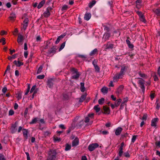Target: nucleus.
I'll list each match as a JSON object with an SVG mask.
<instances>
[{
  "label": "nucleus",
  "mask_w": 160,
  "mask_h": 160,
  "mask_svg": "<svg viewBox=\"0 0 160 160\" xmlns=\"http://www.w3.org/2000/svg\"><path fill=\"white\" fill-rule=\"evenodd\" d=\"M71 71L73 74V75L72 76V78L74 79H78L79 77L80 74L78 71L77 70L74 68H72Z\"/></svg>",
  "instance_id": "obj_1"
},
{
  "label": "nucleus",
  "mask_w": 160,
  "mask_h": 160,
  "mask_svg": "<svg viewBox=\"0 0 160 160\" xmlns=\"http://www.w3.org/2000/svg\"><path fill=\"white\" fill-rule=\"evenodd\" d=\"M48 153L49 156L48 160H55L56 154V152L54 151H50Z\"/></svg>",
  "instance_id": "obj_2"
},
{
  "label": "nucleus",
  "mask_w": 160,
  "mask_h": 160,
  "mask_svg": "<svg viewBox=\"0 0 160 160\" xmlns=\"http://www.w3.org/2000/svg\"><path fill=\"white\" fill-rule=\"evenodd\" d=\"M99 146L98 144L97 143H93L90 144L88 147V149L90 151H93L95 148Z\"/></svg>",
  "instance_id": "obj_3"
},
{
  "label": "nucleus",
  "mask_w": 160,
  "mask_h": 160,
  "mask_svg": "<svg viewBox=\"0 0 160 160\" xmlns=\"http://www.w3.org/2000/svg\"><path fill=\"white\" fill-rule=\"evenodd\" d=\"M124 143L123 142H122L121 144L120 147L118 149V155L120 157H123V146H124Z\"/></svg>",
  "instance_id": "obj_4"
},
{
  "label": "nucleus",
  "mask_w": 160,
  "mask_h": 160,
  "mask_svg": "<svg viewBox=\"0 0 160 160\" xmlns=\"http://www.w3.org/2000/svg\"><path fill=\"white\" fill-rule=\"evenodd\" d=\"M137 14L139 16L140 20L144 23L146 22V20L145 19V17L142 13L141 12L138 11L137 12Z\"/></svg>",
  "instance_id": "obj_5"
},
{
  "label": "nucleus",
  "mask_w": 160,
  "mask_h": 160,
  "mask_svg": "<svg viewBox=\"0 0 160 160\" xmlns=\"http://www.w3.org/2000/svg\"><path fill=\"white\" fill-rule=\"evenodd\" d=\"M17 125L18 123L17 122H15L14 124H12L10 129L12 133H14L17 131Z\"/></svg>",
  "instance_id": "obj_6"
},
{
  "label": "nucleus",
  "mask_w": 160,
  "mask_h": 160,
  "mask_svg": "<svg viewBox=\"0 0 160 160\" xmlns=\"http://www.w3.org/2000/svg\"><path fill=\"white\" fill-rule=\"evenodd\" d=\"M127 68L126 67L124 66L122 67L120 72L118 73L119 75V77L123 78L124 75L127 70Z\"/></svg>",
  "instance_id": "obj_7"
},
{
  "label": "nucleus",
  "mask_w": 160,
  "mask_h": 160,
  "mask_svg": "<svg viewBox=\"0 0 160 160\" xmlns=\"http://www.w3.org/2000/svg\"><path fill=\"white\" fill-rule=\"evenodd\" d=\"M51 10V8H48L43 13L44 17L46 18L48 17L50 15V11Z\"/></svg>",
  "instance_id": "obj_8"
},
{
  "label": "nucleus",
  "mask_w": 160,
  "mask_h": 160,
  "mask_svg": "<svg viewBox=\"0 0 160 160\" xmlns=\"http://www.w3.org/2000/svg\"><path fill=\"white\" fill-rule=\"evenodd\" d=\"M158 121V118H155L152 119L151 121V126L156 128L157 126V124Z\"/></svg>",
  "instance_id": "obj_9"
},
{
  "label": "nucleus",
  "mask_w": 160,
  "mask_h": 160,
  "mask_svg": "<svg viewBox=\"0 0 160 160\" xmlns=\"http://www.w3.org/2000/svg\"><path fill=\"white\" fill-rule=\"evenodd\" d=\"M79 139L78 138H76L75 139L72 141V147H75L77 146L79 143Z\"/></svg>",
  "instance_id": "obj_10"
},
{
  "label": "nucleus",
  "mask_w": 160,
  "mask_h": 160,
  "mask_svg": "<svg viewBox=\"0 0 160 160\" xmlns=\"http://www.w3.org/2000/svg\"><path fill=\"white\" fill-rule=\"evenodd\" d=\"M122 130V128L120 127H118L116 129L115 131L116 135L118 136L119 135Z\"/></svg>",
  "instance_id": "obj_11"
},
{
  "label": "nucleus",
  "mask_w": 160,
  "mask_h": 160,
  "mask_svg": "<svg viewBox=\"0 0 160 160\" xmlns=\"http://www.w3.org/2000/svg\"><path fill=\"white\" fill-rule=\"evenodd\" d=\"M24 40L23 36L21 35H19L17 39V42L18 43L20 44Z\"/></svg>",
  "instance_id": "obj_12"
},
{
  "label": "nucleus",
  "mask_w": 160,
  "mask_h": 160,
  "mask_svg": "<svg viewBox=\"0 0 160 160\" xmlns=\"http://www.w3.org/2000/svg\"><path fill=\"white\" fill-rule=\"evenodd\" d=\"M53 83L52 79L51 78L48 80V86L49 88H51L53 86Z\"/></svg>",
  "instance_id": "obj_13"
},
{
  "label": "nucleus",
  "mask_w": 160,
  "mask_h": 160,
  "mask_svg": "<svg viewBox=\"0 0 160 160\" xmlns=\"http://www.w3.org/2000/svg\"><path fill=\"white\" fill-rule=\"evenodd\" d=\"M91 17V15L90 13H86L85 15L84 18L85 20L88 21L89 20Z\"/></svg>",
  "instance_id": "obj_14"
},
{
  "label": "nucleus",
  "mask_w": 160,
  "mask_h": 160,
  "mask_svg": "<svg viewBox=\"0 0 160 160\" xmlns=\"http://www.w3.org/2000/svg\"><path fill=\"white\" fill-rule=\"evenodd\" d=\"M122 78L119 77V75L118 74L115 75L113 78V81L114 82L118 81L120 79Z\"/></svg>",
  "instance_id": "obj_15"
},
{
  "label": "nucleus",
  "mask_w": 160,
  "mask_h": 160,
  "mask_svg": "<svg viewBox=\"0 0 160 160\" xmlns=\"http://www.w3.org/2000/svg\"><path fill=\"white\" fill-rule=\"evenodd\" d=\"M123 87L122 86H119L117 89L116 93L118 94L121 93L123 89Z\"/></svg>",
  "instance_id": "obj_16"
},
{
  "label": "nucleus",
  "mask_w": 160,
  "mask_h": 160,
  "mask_svg": "<svg viewBox=\"0 0 160 160\" xmlns=\"http://www.w3.org/2000/svg\"><path fill=\"white\" fill-rule=\"evenodd\" d=\"M56 50V48H54V47H53L48 50V53L49 54L54 53L55 52Z\"/></svg>",
  "instance_id": "obj_17"
},
{
  "label": "nucleus",
  "mask_w": 160,
  "mask_h": 160,
  "mask_svg": "<svg viewBox=\"0 0 160 160\" xmlns=\"http://www.w3.org/2000/svg\"><path fill=\"white\" fill-rule=\"evenodd\" d=\"M65 36V35H61L60 36H59L57 39V40L55 41V44H58L59 42H60V40L63 38V37Z\"/></svg>",
  "instance_id": "obj_18"
},
{
  "label": "nucleus",
  "mask_w": 160,
  "mask_h": 160,
  "mask_svg": "<svg viewBox=\"0 0 160 160\" xmlns=\"http://www.w3.org/2000/svg\"><path fill=\"white\" fill-rule=\"evenodd\" d=\"M22 131L24 137L26 139H27L28 138V131L27 130L25 129H22Z\"/></svg>",
  "instance_id": "obj_19"
},
{
  "label": "nucleus",
  "mask_w": 160,
  "mask_h": 160,
  "mask_svg": "<svg viewBox=\"0 0 160 160\" xmlns=\"http://www.w3.org/2000/svg\"><path fill=\"white\" fill-rule=\"evenodd\" d=\"M13 63L18 67H20L23 65V63L19 61H17L15 60L14 61Z\"/></svg>",
  "instance_id": "obj_20"
},
{
  "label": "nucleus",
  "mask_w": 160,
  "mask_h": 160,
  "mask_svg": "<svg viewBox=\"0 0 160 160\" xmlns=\"http://www.w3.org/2000/svg\"><path fill=\"white\" fill-rule=\"evenodd\" d=\"M16 18V14L14 13H12L10 14L9 17L10 19L11 20H14Z\"/></svg>",
  "instance_id": "obj_21"
},
{
  "label": "nucleus",
  "mask_w": 160,
  "mask_h": 160,
  "mask_svg": "<svg viewBox=\"0 0 160 160\" xmlns=\"http://www.w3.org/2000/svg\"><path fill=\"white\" fill-rule=\"evenodd\" d=\"M113 47V44L108 42L106 45V49H112Z\"/></svg>",
  "instance_id": "obj_22"
},
{
  "label": "nucleus",
  "mask_w": 160,
  "mask_h": 160,
  "mask_svg": "<svg viewBox=\"0 0 160 160\" xmlns=\"http://www.w3.org/2000/svg\"><path fill=\"white\" fill-rule=\"evenodd\" d=\"M81 87L80 89L81 91L82 92H84L86 90V88L84 87V84L83 82H81L80 83Z\"/></svg>",
  "instance_id": "obj_23"
},
{
  "label": "nucleus",
  "mask_w": 160,
  "mask_h": 160,
  "mask_svg": "<svg viewBox=\"0 0 160 160\" xmlns=\"http://www.w3.org/2000/svg\"><path fill=\"white\" fill-rule=\"evenodd\" d=\"M108 88L104 87L101 89V91L104 94L107 93L108 91Z\"/></svg>",
  "instance_id": "obj_24"
},
{
  "label": "nucleus",
  "mask_w": 160,
  "mask_h": 160,
  "mask_svg": "<svg viewBox=\"0 0 160 160\" xmlns=\"http://www.w3.org/2000/svg\"><path fill=\"white\" fill-rule=\"evenodd\" d=\"M45 1L44 0H43L41 1L39 4L37 6V8L38 9H40L41 8L42 6L43 5L45 4Z\"/></svg>",
  "instance_id": "obj_25"
},
{
  "label": "nucleus",
  "mask_w": 160,
  "mask_h": 160,
  "mask_svg": "<svg viewBox=\"0 0 160 160\" xmlns=\"http://www.w3.org/2000/svg\"><path fill=\"white\" fill-rule=\"evenodd\" d=\"M126 42L127 44L128 45V47L131 48H133V45L129 41V40L128 39H127L126 40Z\"/></svg>",
  "instance_id": "obj_26"
},
{
  "label": "nucleus",
  "mask_w": 160,
  "mask_h": 160,
  "mask_svg": "<svg viewBox=\"0 0 160 160\" xmlns=\"http://www.w3.org/2000/svg\"><path fill=\"white\" fill-rule=\"evenodd\" d=\"M86 97V95L85 94L82 95L80 98L79 102H82L85 99Z\"/></svg>",
  "instance_id": "obj_27"
},
{
  "label": "nucleus",
  "mask_w": 160,
  "mask_h": 160,
  "mask_svg": "<svg viewBox=\"0 0 160 160\" xmlns=\"http://www.w3.org/2000/svg\"><path fill=\"white\" fill-rule=\"evenodd\" d=\"M122 100L121 99H119L117 100L116 102L115 103L116 107H118L121 102Z\"/></svg>",
  "instance_id": "obj_28"
},
{
  "label": "nucleus",
  "mask_w": 160,
  "mask_h": 160,
  "mask_svg": "<svg viewBox=\"0 0 160 160\" xmlns=\"http://www.w3.org/2000/svg\"><path fill=\"white\" fill-rule=\"evenodd\" d=\"M97 49L95 48L90 53V55L91 56L95 55L97 53Z\"/></svg>",
  "instance_id": "obj_29"
},
{
  "label": "nucleus",
  "mask_w": 160,
  "mask_h": 160,
  "mask_svg": "<svg viewBox=\"0 0 160 160\" xmlns=\"http://www.w3.org/2000/svg\"><path fill=\"white\" fill-rule=\"evenodd\" d=\"M71 148V145L68 144H67L66 145V147L65 150L66 151H68Z\"/></svg>",
  "instance_id": "obj_30"
},
{
  "label": "nucleus",
  "mask_w": 160,
  "mask_h": 160,
  "mask_svg": "<svg viewBox=\"0 0 160 160\" xmlns=\"http://www.w3.org/2000/svg\"><path fill=\"white\" fill-rule=\"evenodd\" d=\"M138 83L140 85V87H141L142 86H144V82L142 79H141L138 81Z\"/></svg>",
  "instance_id": "obj_31"
},
{
  "label": "nucleus",
  "mask_w": 160,
  "mask_h": 160,
  "mask_svg": "<svg viewBox=\"0 0 160 160\" xmlns=\"http://www.w3.org/2000/svg\"><path fill=\"white\" fill-rule=\"evenodd\" d=\"M123 155L127 158H129L130 157V155L128 151H127L124 153H123Z\"/></svg>",
  "instance_id": "obj_32"
},
{
  "label": "nucleus",
  "mask_w": 160,
  "mask_h": 160,
  "mask_svg": "<svg viewBox=\"0 0 160 160\" xmlns=\"http://www.w3.org/2000/svg\"><path fill=\"white\" fill-rule=\"evenodd\" d=\"M98 105H97L94 106V108L96 111V112H98L100 110V108L99 107Z\"/></svg>",
  "instance_id": "obj_33"
},
{
  "label": "nucleus",
  "mask_w": 160,
  "mask_h": 160,
  "mask_svg": "<svg viewBox=\"0 0 160 160\" xmlns=\"http://www.w3.org/2000/svg\"><path fill=\"white\" fill-rule=\"evenodd\" d=\"M110 36V34L108 33H106L104 35V38L106 40L108 39Z\"/></svg>",
  "instance_id": "obj_34"
},
{
  "label": "nucleus",
  "mask_w": 160,
  "mask_h": 160,
  "mask_svg": "<svg viewBox=\"0 0 160 160\" xmlns=\"http://www.w3.org/2000/svg\"><path fill=\"white\" fill-rule=\"evenodd\" d=\"M38 118H35L33 119L32 121L30 122V124H34L36 123L38 121Z\"/></svg>",
  "instance_id": "obj_35"
},
{
  "label": "nucleus",
  "mask_w": 160,
  "mask_h": 160,
  "mask_svg": "<svg viewBox=\"0 0 160 160\" xmlns=\"http://www.w3.org/2000/svg\"><path fill=\"white\" fill-rule=\"evenodd\" d=\"M42 68L43 66H41L39 67L37 71V74H38L41 73L42 72Z\"/></svg>",
  "instance_id": "obj_36"
},
{
  "label": "nucleus",
  "mask_w": 160,
  "mask_h": 160,
  "mask_svg": "<svg viewBox=\"0 0 160 160\" xmlns=\"http://www.w3.org/2000/svg\"><path fill=\"white\" fill-rule=\"evenodd\" d=\"M96 2L95 1H92V2L89 3V6L90 8H92L95 4Z\"/></svg>",
  "instance_id": "obj_37"
},
{
  "label": "nucleus",
  "mask_w": 160,
  "mask_h": 160,
  "mask_svg": "<svg viewBox=\"0 0 160 160\" xmlns=\"http://www.w3.org/2000/svg\"><path fill=\"white\" fill-rule=\"evenodd\" d=\"M104 99L103 98H102L101 99L98 100V102L99 104L102 105L104 102Z\"/></svg>",
  "instance_id": "obj_38"
},
{
  "label": "nucleus",
  "mask_w": 160,
  "mask_h": 160,
  "mask_svg": "<svg viewBox=\"0 0 160 160\" xmlns=\"http://www.w3.org/2000/svg\"><path fill=\"white\" fill-rule=\"evenodd\" d=\"M16 54H14L12 56H9L8 57V59L10 60H12V59H15L17 56Z\"/></svg>",
  "instance_id": "obj_39"
},
{
  "label": "nucleus",
  "mask_w": 160,
  "mask_h": 160,
  "mask_svg": "<svg viewBox=\"0 0 160 160\" xmlns=\"http://www.w3.org/2000/svg\"><path fill=\"white\" fill-rule=\"evenodd\" d=\"M65 42H63L61 44V45L60 46V48H59V51H61V50H62L64 48V47L65 46Z\"/></svg>",
  "instance_id": "obj_40"
},
{
  "label": "nucleus",
  "mask_w": 160,
  "mask_h": 160,
  "mask_svg": "<svg viewBox=\"0 0 160 160\" xmlns=\"http://www.w3.org/2000/svg\"><path fill=\"white\" fill-rule=\"evenodd\" d=\"M128 98L127 97H126L123 99V101L122 102L126 105V103L128 102Z\"/></svg>",
  "instance_id": "obj_41"
},
{
  "label": "nucleus",
  "mask_w": 160,
  "mask_h": 160,
  "mask_svg": "<svg viewBox=\"0 0 160 160\" xmlns=\"http://www.w3.org/2000/svg\"><path fill=\"white\" fill-rule=\"evenodd\" d=\"M147 117L148 116L147 114H144L142 118V121H146L147 119Z\"/></svg>",
  "instance_id": "obj_42"
},
{
  "label": "nucleus",
  "mask_w": 160,
  "mask_h": 160,
  "mask_svg": "<svg viewBox=\"0 0 160 160\" xmlns=\"http://www.w3.org/2000/svg\"><path fill=\"white\" fill-rule=\"evenodd\" d=\"M0 42H2V45H4L6 43L5 42V39L4 38H2V39L0 40Z\"/></svg>",
  "instance_id": "obj_43"
},
{
  "label": "nucleus",
  "mask_w": 160,
  "mask_h": 160,
  "mask_svg": "<svg viewBox=\"0 0 160 160\" xmlns=\"http://www.w3.org/2000/svg\"><path fill=\"white\" fill-rule=\"evenodd\" d=\"M94 67L96 71L97 72H100V68L99 67L98 65L94 66Z\"/></svg>",
  "instance_id": "obj_44"
},
{
  "label": "nucleus",
  "mask_w": 160,
  "mask_h": 160,
  "mask_svg": "<svg viewBox=\"0 0 160 160\" xmlns=\"http://www.w3.org/2000/svg\"><path fill=\"white\" fill-rule=\"evenodd\" d=\"M45 76L44 75H39L37 76V78L38 79H41L43 78Z\"/></svg>",
  "instance_id": "obj_45"
},
{
  "label": "nucleus",
  "mask_w": 160,
  "mask_h": 160,
  "mask_svg": "<svg viewBox=\"0 0 160 160\" xmlns=\"http://www.w3.org/2000/svg\"><path fill=\"white\" fill-rule=\"evenodd\" d=\"M36 87V85H34L32 87V88L30 91V93H32L35 90Z\"/></svg>",
  "instance_id": "obj_46"
},
{
  "label": "nucleus",
  "mask_w": 160,
  "mask_h": 160,
  "mask_svg": "<svg viewBox=\"0 0 160 160\" xmlns=\"http://www.w3.org/2000/svg\"><path fill=\"white\" fill-rule=\"evenodd\" d=\"M104 111L105 112V113L108 114H109L110 113L109 109L108 108H105L104 109Z\"/></svg>",
  "instance_id": "obj_47"
},
{
  "label": "nucleus",
  "mask_w": 160,
  "mask_h": 160,
  "mask_svg": "<svg viewBox=\"0 0 160 160\" xmlns=\"http://www.w3.org/2000/svg\"><path fill=\"white\" fill-rule=\"evenodd\" d=\"M155 12L158 15H159V14L160 13V9H156L155 11Z\"/></svg>",
  "instance_id": "obj_48"
},
{
  "label": "nucleus",
  "mask_w": 160,
  "mask_h": 160,
  "mask_svg": "<svg viewBox=\"0 0 160 160\" xmlns=\"http://www.w3.org/2000/svg\"><path fill=\"white\" fill-rule=\"evenodd\" d=\"M14 111L13 110L11 109L9 111V116L12 115L14 114Z\"/></svg>",
  "instance_id": "obj_49"
},
{
  "label": "nucleus",
  "mask_w": 160,
  "mask_h": 160,
  "mask_svg": "<svg viewBox=\"0 0 160 160\" xmlns=\"http://www.w3.org/2000/svg\"><path fill=\"white\" fill-rule=\"evenodd\" d=\"M137 136H133L132 138V142L133 143L135 141L136 139Z\"/></svg>",
  "instance_id": "obj_50"
},
{
  "label": "nucleus",
  "mask_w": 160,
  "mask_h": 160,
  "mask_svg": "<svg viewBox=\"0 0 160 160\" xmlns=\"http://www.w3.org/2000/svg\"><path fill=\"white\" fill-rule=\"evenodd\" d=\"M54 142H56L57 141L59 142L60 141L61 139L60 138L56 137V138H54Z\"/></svg>",
  "instance_id": "obj_51"
},
{
  "label": "nucleus",
  "mask_w": 160,
  "mask_h": 160,
  "mask_svg": "<svg viewBox=\"0 0 160 160\" xmlns=\"http://www.w3.org/2000/svg\"><path fill=\"white\" fill-rule=\"evenodd\" d=\"M142 0H137L136 1V3L137 6L139 5L141 3Z\"/></svg>",
  "instance_id": "obj_52"
},
{
  "label": "nucleus",
  "mask_w": 160,
  "mask_h": 160,
  "mask_svg": "<svg viewBox=\"0 0 160 160\" xmlns=\"http://www.w3.org/2000/svg\"><path fill=\"white\" fill-rule=\"evenodd\" d=\"M68 6L66 5H64L62 8V10H63V11H64V10H66L67 8H68Z\"/></svg>",
  "instance_id": "obj_53"
},
{
  "label": "nucleus",
  "mask_w": 160,
  "mask_h": 160,
  "mask_svg": "<svg viewBox=\"0 0 160 160\" xmlns=\"http://www.w3.org/2000/svg\"><path fill=\"white\" fill-rule=\"evenodd\" d=\"M28 108H26L25 112H24V117H25V116L27 115L28 113Z\"/></svg>",
  "instance_id": "obj_54"
},
{
  "label": "nucleus",
  "mask_w": 160,
  "mask_h": 160,
  "mask_svg": "<svg viewBox=\"0 0 160 160\" xmlns=\"http://www.w3.org/2000/svg\"><path fill=\"white\" fill-rule=\"evenodd\" d=\"M30 89V86L29 85H28L27 91L25 93V95H26L28 94V92L29 91Z\"/></svg>",
  "instance_id": "obj_55"
},
{
  "label": "nucleus",
  "mask_w": 160,
  "mask_h": 160,
  "mask_svg": "<svg viewBox=\"0 0 160 160\" xmlns=\"http://www.w3.org/2000/svg\"><path fill=\"white\" fill-rule=\"evenodd\" d=\"M7 91V88L6 87H4L2 89V91L3 93H5Z\"/></svg>",
  "instance_id": "obj_56"
},
{
  "label": "nucleus",
  "mask_w": 160,
  "mask_h": 160,
  "mask_svg": "<svg viewBox=\"0 0 160 160\" xmlns=\"http://www.w3.org/2000/svg\"><path fill=\"white\" fill-rule=\"evenodd\" d=\"M112 3H113V2L112 0L109 1L108 2V5L111 7H112Z\"/></svg>",
  "instance_id": "obj_57"
},
{
  "label": "nucleus",
  "mask_w": 160,
  "mask_h": 160,
  "mask_svg": "<svg viewBox=\"0 0 160 160\" xmlns=\"http://www.w3.org/2000/svg\"><path fill=\"white\" fill-rule=\"evenodd\" d=\"M24 55L25 58H27L28 55V52L27 51H26L24 52Z\"/></svg>",
  "instance_id": "obj_58"
},
{
  "label": "nucleus",
  "mask_w": 160,
  "mask_h": 160,
  "mask_svg": "<svg viewBox=\"0 0 160 160\" xmlns=\"http://www.w3.org/2000/svg\"><path fill=\"white\" fill-rule=\"evenodd\" d=\"M0 160H5L3 155L0 154Z\"/></svg>",
  "instance_id": "obj_59"
},
{
  "label": "nucleus",
  "mask_w": 160,
  "mask_h": 160,
  "mask_svg": "<svg viewBox=\"0 0 160 160\" xmlns=\"http://www.w3.org/2000/svg\"><path fill=\"white\" fill-rule=\"evenodd\" d=\"M141 89L142 90V93L143 94H144L145 92V88L144 86H142L141 87H140Z\"/></svg>",
  "instance_id": "obj_60"
},
{
  "label": "nucleus",
  "mask_w": 160,
  "mask_h": 160,
  "mask_svg": "<svg viewBox=\"0 0 160 160\" xmlns=\"http://www.w3.org/2000/svg\"><path fill=\"white\" fill-rule=\"evenodd\" d=\"M26 154L27 155V160H30V157L29 156V154L28 152H26Z\"/></svg>",
  "instance_id": "obj_61"
},
{
  "label": "nucleus",
  "mask_w": 160,
  "mask_h": 160,
  "mask_svg": "<svg viewBox=\"0 0 160 160\" xmlns=\"http://www.w3.org/2000/svg\"><path fill=\"white\" fill-rule=\"evenodd\" d=\"M113 81H111L110 82V83L109 84L108 86L109 87H113L114 86V85L113 84Z\"/></svg>",
  "instance_id": "obj_62"
},
{
  "label": "nucleus",
  "mask_w": 160,
  "mask_h": 160,
  "mask_svg": "<svg viewBox=\"0 0 160 160\" xmlns=\"http://www.w3.org/2000/svg\"><path fill=\"white\" fill-rule=\"evenodd\" d=\"M156 145L157 146L160 147V141H158L156 143Z\"/></svg>",
  "instance_id": "obj_63"
},
{
  "label": "nucleus",
  "mask_w": 160,
  "mask_h": 160,
  "mask_svg": "<svg viewBox=\"0 0 160 160\" xmlns=\"http://www.w3.org/2000/svg\"><path fill=\"white\" fill-rule=\"evenodd\" d=\"M88 117H88H88H86L85 118V122H89V119Z\"/></svg>",
  "instance_id": "obj_64"
}]
</instances>
